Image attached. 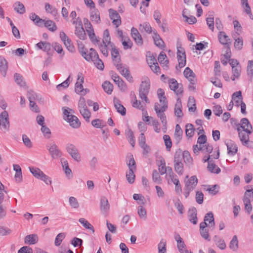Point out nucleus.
<instances>
[{"mask_svg":"<svg viewBox=\"0 0 253 253\" xmlns=\"http://www.w3.org/2000/svg\"><path fill=\"white\" fill-rule=\"evenodd\" d=\"M150 87V81L147 78L145 81H142L139 89V97L148 103H149V100L147 95L149 92Z\"/></svg>","mask_w":253,"mask_h":253,"instance_id":"nucleus-1","label":"nucleus"},{"mask_svg":"<svg viewBox=\"0 0 253 253\" xmlns=\"http://www.w3.org/2000/svg\"><path fill=\"white\" fill-rule=\"evenodd\" d=\"M78 108L80 114L86 122H89L91 113L87 107L85 100L84 97H81L79 99Z\"/></svg>","mask_w":253,"mask_h":253,"instance_id":"nucleus-2","label":"nucleus"},{"mask_svg":"<svg viewBox=\"0 0 253 253\" xmlns=\"http://www.w3.org/2000/svg\"><path fill=\"white\" fill-rule=\"evenodd\" d=\"M46 147L51 157L53 159H58L62 156V153L54 141L48 143Z\"/></svg>","mask_w":253,"mask_h":253,"instance_id":"nucleus-3","label":"nucleus"},{"mask_svg":"<svg viewBox=\"0 0 253 253\" xmlns=\"http://www.w3.org/2000/svg\"><path fill=\"white\" fill-rule=\"evenodd\" d=\"M30 170L37 178L44 181L46 184H51L52 181L49 177L45 174L40 169L37 168H30Z\"/></svg>","mask_w":253,"mask_h":253,"instance_id":"nucleus-4","label":"nucleus"},{"mask_svg":"<svg viewBox=\"0 0 253 253\" xmlns=\"http://www.w3.org/2000/svg\"><path fill=\"white\" fill-rule=\"evenodd\" d=\"M169 175H166V179L168 181L169 184L173 183L175 185V190L177 193L179 194L182 192V188L181 184L179 182L178 179L177 178V175L174 174L173 171H171L169 169Z\"/></svg>","mask_w":253,"mask_h":253,"instance_id":"nucleus-5","label":"nucleus"},{"mask_svg":"<svg viewBox=\"0 0 253 253\" xmlns=\"http://www.w3.org/2000/svg\"><path fill=\"white\" fill-rule=\"evenodd\" d=\"M167 108L168 106H166V105L165 106H162L161 108H159V104L158 103H156L155 104L154 109L156 111L157 116L161 120V122L164 126H165L167 125V117L164 113Z\"/></svg>","mask_w":253,"mask_h":253,"instance_id":"nucleus-6","label":"nucleus"},{"mask_svg":"<svg viewBox=\"0 0 253 253\" xmlns=\"http://www.w3.org/2000/svg\"><path fill=\"white\" fill-rule=\"evenodd\" d=\"M66 150L71 157L76 161H81V156L77 147L73 144L68 143L66 146Z\"/></svg>","mask_w":253,"mask_h":253,"instance_id":"nucleus-7","label":"nucleus"},{"mask_svg":"<svg viewBox=\"0 0 253 253\" xmlns=\"http://www.w3.org/2000/svg\"><path fill=\"white\" fill-rule=\"evenodd\" d=\"M8 113L6 111H3L0 114V127L1 129L8 131L9 129Z\"/></svg>","mask_w":253,"mask_h":253,"instance_id":"nucleus-8","label":"nucleus"},{"mask_svg":"<svg viewBox=\"0 0 253 253\" xmlns=\"http://www.w3.org/2000/svg\"><path fill=\"white\" fill-rule=\"evenodd\" d=\"M114 65L116 66L117 70L120 74L123 76L128 82H132L133 78L130 75V72L128 68L125 67L120 62H118Z\"/></svg>","mask_w":253,"mask_h":253,"instance_id":"nucleus-9","label":"nucleus"},{"mask_svg":"<svg viewBox=\"0 0 253 253\" xmlns=\"http://www.w3.org/2000/svg\"><path fill=\"white\" fill-rule=\"evenodd\" d=\"M237 128H239L242 131H244L248 134L252 133L253 127L247 118H244L241 119V123L237 125Z\"/></svg>","mask_w":253,"mask_h":253,"instance_id":"nucleus-10","label":"nucleus"},{"mask_svg":"<svg viewBox=\"0 0 253 253\" xmlns=\"http://www.w3.org/2000/svg\"><path fill=\"white\" fill-rule=\"evenodd\" d=\"M157 165L161 175H164L165 173H166V175H169V169L171 171V173L173 172L171 167L166 166V162L163 158H161L159 160L157 161Z\"/></svg>","mask_w":253,"mask_h":253,"instance_id":"nucleus-11","label":"nucleus"},{"mask_svg":"<svg viewBox=\"0 0 253 253\" xmlns=\"http://www.w3.org/2000/svg\"><path fill=\"white\" fill-rule=\"evenodd\" d=\"M169 88L173 90L177 95L182 93V84H178L175 79H170L169 81Z\"/></svg>","mask_w":253,"mask_h":253,"instance_id":"nucleus-12","label":"nucleus"},{"mask_svg":"<svg viewBox=\"0 0 253 253\" xmlns=\"http://www.w3.org/2000/svg\"><path fill=\"white\" fill-rule=\"evenodd\" d=\"M110 18L113 20V23L116 27H119L121 24V17L118 13L112 9L109 10Z\"/></svg>","mask_w":253,"mask_h":253,"instance_id":"nucleus-13","label":"nucleus"},{"mask_svg":"<svg viewBox=\"0 0 253 253\" xmlns=\"http://www.w3.org/2000/svg\"><path fill=\"white\" fill-rule=\"evenodd\" d=\"M184 77L188 79L190 84H196V75L193 71L189 67H186L184 72Z\"/></svg>","mask_w":253,"mask_h":253,"instance_id":"nucleus-14","label":"nucleus"},{"mask_svg":"<svg viewBox=\"0 0 253 253\" xmlns=\"http://www.w3.org/2000/svg\"><path fill=\"white\" fill-rule=\"evenodd\" d=\"M178 66L180 68L184 67L186 63V55L184 50H180L178 49L177 53Z\"/></svg>","mask_w":253,"mask_h":253,"instance_id":"nucleus-15","label":"nucleus"},{"mask_svg":"<svg viewBox=\"0 0 253 253\" xmlns=\"http://www.w3.org/2000/svg\"><path fill=\"white\" fill-rule=\"evenodd\" d=\"M131 34L132 38L138 45H142L143 44V40L141 35L137 29L132 27L131 30Z\"/></svg>","mask_w":253,"mask_h":253,"instance_id":"nucleus-16","label":"nucleus"},{"mask_svg":"<svg viewBox=\"0 0 253 253\" xmlns=\"http://www.w3.org/2000/svg\"><path fill=\"white\" fill-rule=\"evenodd\" d=\"M218 38L219 42L225 46L230 45L231 43V41H230L229 37L224 32H219L218 34Z\"/></svg>","mask_w":253,"mask_h":253,"instance_id":"nucleus-17","label":"nucleus"},{"mask_svg":"<svg viewBox=\"0 0 253 253\" xmlns=\"http://www.w3.org/2000/svg\"><path fill=\"white\" fill-rule=\"evenodd\" d=\"M110 209V205L107 199L105 197H102L100 199V210L103 214L106 213Z\"/></svg>","mask_w":253,"mask_h":253,"instance_id":"nucleus-18","label":"nucleus"},{"mask_svg":"<svg viewBox=\"0 0 253 253\" xmlns=\"http://www.w3.org/2000/svg\"><path fill=\"white\" fill-rule=\"evenodd\" d=\"M205 221L209 222L208 227L211 230L214 229L215 227V222L214 219L213 214L212 212L207 213L204 217Z\"/></svg>","mask_w":253,"mask_h":253,"instance_id":"nucleus-19","label":"nucleus"},{"mask_svg":"<svg viewBox=\"0 0 253 253\" xmlns=\"http://www.w3.org/2000/svg\"><path fill=\"white\" fill-rule=\"evenodd\" d=\"M114 104L117 112L120 113L122 116H125L126 114V109L124 106L121 104L119 99L116 97L114 98Z\"/></svg>","mask_w":253,"mask_h":253,"instance_id":"nucleus-20","label":"nucleus"},{"mask_svg":"<svg viewBox=\"0 0 253 253\" xmlns=\"http://www.w3.org/2000/svg\"><path fill=\"white\" fill-rule=\"evenodd\" d=\"M198 183V179L195 175L192 176L186 182L185 187L188 189V190H193Z\"/></svg>","mask_w":253,"mask_h":253,"instance_id":"nucleus-21","label":"nucleus"},{"mask_svg":"<svg viewBox=\"0 0 253 253\" xmlns=\"http://www.w3.org/2000/svg\"><path fill=\"white\" fill-rule=\"evenodd\" d=\"M110 47L112 48L111 56L114 64L120 62L121 59L118 49L114 44L112 46Z\"/></svg>","mask_w":253,"mask_h":253,"instance_id":"nucleus-22","label":"nucleus"},{"mask_svg":"<svg viewBox=\"0 0 253 253\" xmlns=\"http://www.w3.org/2000/svg\"><path fill=\"white\" fill-rule=\"evenodd\" d=\"M188 218L190 222L193 224L197 223V210L195 208L190 209L188 211Z\"/></svg>","mask_w":253,"mask_h":253,"instance_id":"nucleus-23","label":"nucleus"},{"mask_svg":"<svg viewBox=\"0 0 253 253\" xmlns=\"http://www.w3.org/2000/svg\"><path fill=\"white\" fill-rule=\"evenodd\" d=\"M182 103L179 98H177L176 103L174 107V114L178 118H182L183 113L182 112Z\"/></svg>","mask_w":253,"mask_h":253,"instance_id":"nucleus-24","label":"nucleus"},{"mask_svg":"<svg viewBox=\"0 0 253 253\" xmlns=\"http://www.w3.org/2000/svg\"><path fill=\"white\" fill-rule=\"evenodd\" d=\"M62 110H63V118L64 119L68 122L69 123V121H72V118H71V116H73L72 113L74 112V111L68 107H63Z\"/></svg>","mask_w":253,"mask_h":253,"instance_id":"nucleus-25","label":"nucleus"},{"mask_svg":"<svg viewBox=\"0 0 253 253\" xmlns=\"http://www.w3.org/2000/svg\"><path fill=\"white\" fill-rule=\"evenodd\" d=\"M237 129L238 131V134L241 141L243 144H248L249 141V135L250 134H248L244 131H242L239 128H237Z\"/></svg>","mask_w":253,"mask_h":253,"instance_id":"nucleus-26","label":"nucleus"},{"mask_svg":"<svg viewBox=\"0 0 253 253\" xmlns=\"http://www.w3.org/2000/svg\"><path fill=\"white\" fill-rule=\"evenodd\" d=\"M243 97L242 95V92L241 91H238L234 92L232 95V100L234 101L235 102V105L239 106L242 101H243Z\"/></svg>","mask_w":253,"mask_h":253,"instance_id":"nucleus-27","label":"nucleus"},{"mask_svg":"<svg viewBox=\"0 0 253 253\" xmlns=\"http://www.w3.org/2000/svg\"><path fill=\"white\" fill-rule=\"evenodd\" d=\"M8 68L7 62L2 56H0V72L3 76H5Z\"/></svg>","mask_w":253,"mask_h":253,"instance_id":"nucleus-28","label":"nucleus"},{"mask_svg":"<svg viewBox=\"0 0 253 253\" xmlns=\"http://www.w3.org/2000/svg\"><path fill=\"white\" fill-rule=\"evenodd\" d=\"M75 34L76 35H77L80 39L84 40L86 39V34L83 26H77V25L75 27Z\"/></svg>","mask_w":253,"mask_h":253,"instance_id":"nucleus-29","label":"nucleus"},{"mask_svg":"<svg viewBox=\"0 0 253 253\" xmlns=\"http://www.w3.org/2000/svg\"><path fill=\"white\" fill-rule=\"evenodd\" d=\"M45 10L47 13L52 14L55 19L57 18L58 12L57 9L55 7L51 6L48 3H46L45 4Z\"/></svg>","mask_w":253,"mask_h":253,"instance_id":"nucleus-30","label":"nucleus"},{"mask_svg":"<svg viewBox=\"0 0 253 253\" xmlns=\"http://www.w3.org/2000/svg\"><path fill=\"white\" fill-rule=\"evenodd\" d=\"M251 189H247L243 199V202H251L253 200V186H250Z\"/></svg>","mask_w":253,"mask_h":253,"instance_id":"nucleus-31","label":"nucleus"},{"mask_svg":"<svg viewBox=\"0 0 253 253\" xmlns=\"http://www.w3.org/2000/svg\"><path fill=\"white\" fill-rule=\"evenodd\" d=\"M38 241V237L37 234H33L27 235L25 238V243L29 245H34Z\"/></svg>","mask_w":253,"mask_h":253,"instance_id":"nucleus-32","label":"nucleus"},{"mask_svg":"<svg viewBox=\"0 0 253 253\" xmlns=\"http://www.w3.org/2000/svg\"><path fill=\"white\" fill-rule=\"evenodd\" d=\"M226 145L227 147L228 154L231 156L235 155L238 151L237 145L231 142L227 143Z\"/></svg>","mask_w":253,"mask_h":253,"instance_id":"nucleus-33","label":"nucleus"},{"mask_svg":"<svg viewBox=\"0 0 253 253\" xmlns=\"http://www.w3.org/2000/svg\"><path fill=\"white\" fill-rule=\"evenodd\" d=\"M229 248L233 252H236L238 250L239 248V242L236 235H234L231 240Z\"/></svg>","mask_w":253,"mask_h":253,"instance_id":"nucleus-34","label":"nucleus"},{"mask_svg":"<svg viewBox=\"0 0 253 253\" xmlns=\"http://www.w3.org/2000/svg\"><path fill=\"white\" fill-rule=\"evenodd\" d=\"M30 18L32 20L36 25L42 26L44 22V20L41 19L38 15L35 13H31Z\"/></svg>","mask_w":253,"mask_h":253,"instance_id":"nucleus-35","label":"nucleus"},{"mask_svg":"<svg viewBox=\"0 0 253 253\" xmlns=\"http://www.w3.org/2000/svg\"><path fill=\"white\" fill-rule=\"evenodd\" d=\"M153 39L156 45L160 47L161 48H163L165 45L164 41L161 38L159 35L157 34V33L155 32L154 31Z\"/></svg>","mask_w":253,"mask_h":253,"instance_id":"nucleus-36","label":"nucleus"},{"mask_svg":"<svg viewBox=\"0 0 253 253\" xmlns=\"http://www.w3.org/2000/svg\"><path fill=\"white\" fill-rule=\"evenodd\" d=\"M213 240L217 246L221 250H224L226 245L224 240L219 238L218 236L215 235L213 237Z\"/></svg>","mask_w":253,"mask_h":253,"instance_id":"nucleus-37","label":"nucleus"},{"mask_svg":"<svg viewBox=\"0 0 253 253\" xmlns=\"http://www.w3.org/2000/svg\"><path fill=\"white\" fill-rule=\"evenodd\" d=\"M14 9L20 14L24 13L26 11L24 5L20 1H16L14 3Z\"/></svg>","mask_w":253,"mask_h":253,"instance_id":"nucleus-38","label":"nucleus"},{"mask_svg":"<svg viewBox=\"0 0 253 253\" xmlns=\"http://www.w3.org/2000/svg\"><path fill=\"white\" fill-rule=\"evenodd\" d=\"M102 42L103 44H107V45H110V46L113 45V43L111 42V38L108 29H106L103 32Z\"/></svg>","mask_w":253,"mask_h":253,"instance_id":"nucleus-39","label":"nucleus"},{"mask_svg":"<svg viewBox=\"0 0 253 253\" xmlns=\"http://www.w3.org/2000/svg\"><path fill=\"white\" fill-rule=\"evenodd\" d=\"M183 155L184 163L188 167H190L192 165L193 159L190 156L189 152L187 151H184L183 152Z\"/></svg>","mask_w":253,"mask_h":253,"instance_id":"nucleus-40","label":"nucleus"},{"mask_svg":"<svg viewBox=\"0 0 253 253\" xmlns=\"http://www.w3.org/2000/svg\"><path fill=\"white\" fill-rule=\"evenodd\" d=\"M128 160L126 161L127 165L129 169L136 170V166L135 161L133 158V155L130 154L127 157Z\"/></svg>","mask_w":253,"mask_h":253,"instance_id":"nucleus-41","label":"nucleus"},{"mask_svg":"<svg viewBox=\"0 0 253 253\" xmlns=\"http://www.w3.org/2000/svg\"><path fill=\"white\" fill-rule=\"evenodd\" d=\"M43 24L45 27L52 32L55 31L57 29L55 23L51 20H44Z\"/></svg>","mask_w":253,"mask_h":253,"instance_id":"nucleus-42","label":"nucleus"},{"mask_svg":"<svg viewBox=\"0 0 253 253\" xmlns=\"http://www.w3.org/2000/svg\"><path fill=\"white\" fill-rule=\"evenodd\" d=\"M211 162L212 161L209 162L208 166V170L212 173H219L221 171L220 169Z\"/></svg>","mask_w":253,"mask_h":253,"instance_id":"nucleus-43","label":"nucleus"},{"mask_svg":"<svg viewBox=\"0 0 253 253\" xmlns=\"http://www.w3.org/2000/svg\"><path fill=\"white\" fill-rule=\"evenodd\" d=\"M37 46L40 49L44 51H48L50 50L51 45L48 42H40L36 44Z\"/></svg>","mask_w":253,"mask_h":253,"instance_id":"nucleus-44","label":"nucleus"},{"mask_svg":"<svg viewBox=\"0 0 253 253\" xmlns=\"http://www.w3.org/2000/svg\"><path fill=\"white\" fill-rule=\"evenodd\" d=\"M79 221L85 228L91 230L92 232L94 233V229L93 226L85 218H81L79 219Z\"/></svg>","mask_w":253,"mask_h":253,"instance_id":"nucleus-45","label":"nucleus"},{"mask_svg":"<svg viewBox=\"0 0 253 253\" xmlns=\"http://www.w3.org/2000/svg\"><path fill=\"white\" fill-rule=\"evenodd\" d=\"M166 245H167L166 241L164 239H162L158 245V253H166V252H167Z\"/></svg>","mask_w":253,"mask_h":253,"instance_id":"nucleus-46","label":"nucleus"},{"mask_svg":"<svg viewBox=\"0 0 253 253\" xmlns=\"http://www.w3.org/2000/svg\"><path fill=\"white\" fill-rule=\"evenodd\" d=\"M182 134L183 131L180 126L178 124H177L175 126L174 137L178 142L181 140Z\"/></svg>","mask_w":253,"mask_h":253,"instance_id":"nucleus-47","label":"nucleus"},{"mask_svg":"<svg viewBox=\"0 0 253 253\" xmlns=\"http://www.w3.org/2000/svg\"><path fill=\"white\" fill-rule=\"evenodd\" d=\"M135 170H136L128 169V171H127L126 173V177L127 180L130 184H132L134 182L135 177L134 171Z\"/></svg>","mask_w":253,"mask_h":253,"instance_id":"nucleus-48","label":"nucleus"},{"mask_svg":"<svg viewBox=\"0 0 253 253\" xmlns=\"http://www.w3.org/2000/svg\"><path fill=\"white\" fill-rule=\"evenodd\" d=\"M102 87L104 90L108 94L112 93L113 89V85L109 82L105 81L102 84Z\"/></svg>","mask_w":253,"mask_h":253,"instance_id":"nucleus-49","label":"nucleus"},{"mask_svg":"<svg viewBox=\"0 0 253 253\" xmlns=\"http://www.w3.org/2000/svg\"><path fill=\"white\" fill-rule=\"evenodd\" d=\"M139 30L141 32L144 31L145 32L148 34L151 33L152 31V27H151L149 23L148 22H145L143 23V24H140Z\"/></svg>","mask_w":253,"mask_h":253,"instance_id":"nucleus-50","label":"nucleus"},{"mask_svg":"<svg viewBox=\"0 0 253 253\" xmlns=\"http://www.w3.org/2000/svg\"><path fill=\"white\" fill-rule=\"evenodd\" d=\"M185 133L187 137H192L194 134L195 129L193 126L192 124H188L185 126Z\"/></svg>","mask_w":253,"mask_h":253,"instance_id":"nucleus-51","label":"nucleus"},{"mask_svg":"<svg viewBox=\"0 0 253 253\" xmlns=\"http://www.w3.org/2000/svg\"><path fill=\"white\" fill-rule=\"evenodd\" d=\"M241 71V66H237V67H233L232 68V74H233V77L231 78V79L233 81H234L235 80V78H239V77L240 76Z\"/></svg>","mask_w":253,"mask_h":253,"instance_id":"nucleus-52","label":"nucleus"},{"mask_svg":"<svg viewBox=\"0 0 253 253\" xmlns=\"http://www.w3.org/2000/svg\"><path fill=\"white\" fill-rule=\"evenodd\" d=\"M90 19L92 22L98 23L100 21V18L98 12L95 10L92 11L90 12Z\"/></svg>","mask_w":253,"mask_h":253,"instance_id":"nucleus-53","label":"nucleus"},{"mask_svg":"<svg viewBox=\"0 0 253 253\" xmlns=\"http://www.w3.org/2000/svg\"><path fill=\"white\" fill-rule=\"evenodd\" d=\"M121 40L125 49L131 48L132 42L128 37H126L125 39H121Z\"/></svg>","mask_w":253,"mask_h":253,"instance_id":"nucleus-54","label":"nucleus"},{"mask_svg":"<svg viewBox=\"0 0 253 253\" xmlns=\"http://www.w3.org/2000/svg\"><path fill=\"white\" fill-rule=\"evenodd\" d=\"M137 213L139 216V217L146 220L147 218V212L145 209L142 206H139L138 207Z\"/></svg>","mask_w":253,"mask_h":253,"instance_id":"nucleus-55","label":"nucleus"},{"mask_svg":"<svg viewBox=\"0 0 253 253\" xmlns=\"http://www.w3.org/2000/svg\"><path fill=\"white\" fill-rule=\"evenodd\" d=\"M72 118V121H69L70 125L73 128H78L80 126L81 123L78 118L76 116H71Z\"/></svg>","mask_w":253,"mask_h":253,"instance_id":"nucleus-56","label":"nucleus"},{"mask_svg":"<svg viewBox=\"0 0 253 253\" xmlns=\"http://www.w3.org/2000/svg\"><path fill=\"white\" fill-rule=\"evenodd\" d=\"M167 58V56L165 53L161 52L158 57V60L161 64L168 66L169 63L168 60L165 59Z\"/></svg>","mask_w":253,"mask_h":253,"instance_id":"nucleus-57","label":"nucleus"},{"mask_svg":"<svg viewBox=\"0 0 253 253\" xmlns=\"http://www.w3.org/2000/svg\"><path fill=\"white\" fill-rule=\"evenodd\" d=\"M209 228H203L202 229H200V235L205 240H206L208 241L211 240V238L209 236Z\"/></svg>","mask_w":253,"mask_h":253,"instance_id":"nucleus-58","label":"nucleus"},{"mask_svg":"<svg viewBox=\"0 0 253 253\" xmlns=\"http://www.w3.org/2000/svg\"><path fill=\"white\" fill-rule=\"evenodd\" d=\"M175 171L179 174L182 175L184 172L183 164L182 163H176L174 164Z\"/></svg>","mask_w":253,"mask_h":253,"instance_id":"nucleus-59","label":"nucleus"},{"mask_svg":"<svg viewBox=\"0 0 253 253\" xmlns=\"http://www.w3.org/2000/svg\"><path fill=\"white\" fill-rule=\"evenodd\" d=\"M200 149H201V151H202L210 154L212 152L213 147L211 145L207 143L206 144L202 145V146H200Z\"/></svg>","mask_w":253,"mask_h":253,"instance_id":"nucleus-60","label":"nucleus"},{"mask_svg":"<svg viewBox=\"0 0 253 253\" xmlns=\"http://www.w3.org/2000/svg\"><path fill=\"white\" fill-rule=\"evenodd\" d=\"M183 158V152L181 150L176 151L174 154V163H182Z\"/></svg>","mask_w":253,"mask_h":253,"instance_id":"nucleus-61","label":"nucleus"},{"mask_svg":"<svg viewBox=\"0 0 253 253\" xmlns=\"http://www.w3.org/2000/svg\"><path fill=\"white\" fill-rule=\"evenodd\" d=\"M152 179H153V180L155 183H157L158 184H161L162 182V178H161L158 171L156 169H154L153 171Z\"/></svg>","mask_w":253,"mask_h":253,"instance_id":"nucleus-62","label":"nucleus"},{"mask_svg":"<svg viewBox=\"0 0 253 253\" xmlns=\"http://www.w3.org/2000/svg\"><path fill=\"white\" fill-rule=\"evenodd\" d=\"M66 235L64 233H60L58 234L55 238L54 244L56 246H59L62 240L65 238Z\"/></svg>","mask_w":253,"mask_h":253,"instance_id":"nucleus-63","label":"nucleus"},{"mask_svg":"<svg viewBox=\"0 0 253 253\" xmlns=\"http://www.w3.org/2000/svg\"><path fill=\"white\" fill-rule=\"evenodd\" d=\"M163 139L165 142V145L166 146V148L167 151H170V148L172 146V142L170 139V138L169 135H164L163 136Z\"/></svg>","mask_w":253,"mask_h":253,"instance_id":"nucleus-64","label":"nucleus"}]
</instances>
